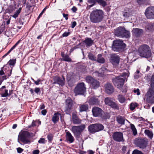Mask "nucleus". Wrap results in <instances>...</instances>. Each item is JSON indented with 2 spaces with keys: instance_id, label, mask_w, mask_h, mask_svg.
Segmentation results:
<instances>
[{
  "instance_id": "f257e3e1",
  "label": "nucleus",
  "mask_w": 154,
  "mask_h": 154,
  "mask_svg": "<svg viewBox=\"0 0 154 154\" xmlns=\"http://www.w3.org/2000/svg\"><path fill=\"white\" fill-rule=\"evenodd\" d=\"M103 12L100 10H96L91 12L89 16L90 21L94 23L100 22L103 18Z\"/></svg>"
},
{
  "instance_id": "f03ea898",
  "label": "nucleus",
  "mask_w": 154,
  "mask_h": 154,
  "mask_svg": "<svg viewBox=\"0 0 154 154\" xmlns=\"http://www.w3.org/2000/svg\"><path fill=\"white\" fill-rule=\"evenodd\" d=\"M128 76V73H124L122 75L117 76L112 79L114 84L118 88H121L123 85L126 77Z\"/></svg>"
},
{
  "instance_id": "7ed1b4c3",
  "label": "nucleus",
  "mask_w": 154,
  "mask_h": 154,
  "mask_svg": "<svg viewBox=\"0 0 154 154\" xmlns=\"http://www.w3.org/2000/svg\"><path fill=\"white\" fill-rule=\"evenodd\" d=\"M138 52L140 55L143 57H148L151 55L149 48L146 45H143L140 46L139 48Z\"/></svg>"
},
{
  "instance_id": "20e7f679",
  "label": "nucleus",
  "mask_w": 154,
  "mask_h": 154,
  "mask_svg": "<svg viewBox=\"0 0 154 154\" xmlns=\"http://www.w3.org/2000/svg\"><path fill=\"white\" fill-rule=\"evenodd\" d=\"M32 136L29 133L26 131H21L20 133L18 139V142L20 143L19 141L20 140L22 142L25 144L30 142L29 138Z\"/></svg>"
},
{
  "instance_id": "39448f33",
  "label": "nucleus",
  "mask_w": 154,
  "mask_h": 154,
  "mask_svg": "<svg viewBox=\"0 0 154 154\" xmlns=\"http://www.w3.org/2000/svg\"><path fill=\"white\" fill-rule=\"evenodd\" d=\"M115 34L118 37L128 38L130 36V33L126 30L125 28L120 27L115 30Z\"/></svg>"
},
{
  "instance_id": "423d86ee",
  "label": "nucleus",
  "mask_w": 154,
  "mask_h": 154,
  "mask_svg": "<svg viewBox=\"0 0 154 154\" xmlns=\"http://www.w3.org/2000/svg\"><path fill=\"white\" fill-rule=\"evenodd\" d=\"M85 125L82 124L79 126H72V128L71 131L76 137L79 138L80 137L82 132L85 129Z\"/></svg>"
},
{
  "instance_id": "0eeeda50",
  "label": "nucleus",
  "mask_w": 154,
  "mask_h": 154,
  "mask_svg": "<svg viewBox=\"0 0 154 154\" xmlns=\"http://www.w3.org/2000/svg\"><path fill=\"white\" fill-rule=\"evenodd\" d=\"M86 90L84 83L81 82L77 84L75 87L74 92L75 95H83Z\"/></svg>"
},
{
  "instance_id": "6e6552de",
  "label": "nucleus",
  "mask_w": 154,
  "mask_h": 154,
  "mask_svg": "<svg viewBox=\"0 0 154 154\" xmlns=\"http://www.w3.org/2000/svg\"><path fill=\"white\" fill-rule=\"evenodd\" d=\"M125 44L121 40H116L113 41L112 49L114 51H118L119 49L125 46Z\"/></svg>"
},
{
  "instance_id": "1a4fd4ad",
  "label": "nucleus",
  "mask_w": 154,
  "mask_h": 154,
  "mask_svg": "<svg viewBox=\"0 0 154 154\" xmlns=\"http://www.w3.org/2000/svg\"><path fill=\"white\" fill-rule=\"evenodd\" d=\"M147 142V140L144 139L138 138L134 140V143L137 146L142 149L146 147Z\"/></svg>"
},
{
  "instance_id": "9d476101",
  "label": "nucleus",
  "mask_w": 154,
  "mask_h": 154,
  "mask_svg": "<svg viewBox=\"0 0 154 154\" xmlns=\"http://www.w3.org/2000/svg\"><path fill=\"white\" fill-rule=\"evenodd\" d=\"M145 15L146 17L149 19H154V7L148 8L146 10Z\"/></svg>"
},
{
  "instance_id": "9b49d317",
  "label": "nucleus",
  "mask_w": 154,
  "mask_h": 154,
  "mask_svg": "<svg viewBox=\"0 0 154 154\" xmlns=\"http://www.w3.org/2000/svg\"><path fill=\"white\" fill-rule=\"evenodd\" d=\"M105 104L111 106L114 109H119V106L117 105L109 97L105 98Z\"/></svg>"
},
{
  "instance_id": "f8f14e48",
  "label": "nucleus",
  "mask_w": 154,
  "mask_h": 154,
  "mask_svg": "<svg viewBox=\"0 0 154 154\" xmlns=\"http://www.w3.org/2000/svg\"><path fill=\"white\" fill-rule=\"evenodd\" d=\"M113 139L117 142H121L124 140L123 134L120 132L116 131L114 132L112 135Z\"/></svg>"
},
{
  "instance_id": "ddd939ff",
  "label": "nucleus",
  "mask_w": 154,
  "mask_h": 154,
  "mask_svg": "<svg viewBox=\"0 0 154 154\" xmlns=\"http://www.w3.org/2000/svg\"><path fill=\"white\" fill-rule=\"evenodd\" d=\"M92 112L94 116L100 117L102 116L103 111L101 108L95 106L93 108Z\"/></svg>"
},
{
  "instance_id": "4468645a",
  "label": "nucleus",
  "mask_w": 154,
  "mask_h": 154,
  "mask_svg": "<svg viewBox=\"0 0 154 154\" xmlns=\"http://www.w3.org/2000/svg\"><path fill=\"white\" fill-rule=\"evenodd\" d=\"M73 101L70 98H68L66 101V111L69 112L71 109L73 105Z\"/></svg>"
},
{
  "instance_id": "2eb2a0df",
  "label": "nucleus",
  "mask_w": 154,
  "mask_h": 154,
  "mask_svg": "<svg viewBox=\"0 0 154 154\" xmlns=\"http://www.w3.org/2000/svg\"><path fill=\"white\" fill-rule=\"evenodd\" d=\"M111 61L115 66H118L119 62V57L116 55H113L111 58Z\"/></svg>"
},
{
  "instance_id": "dca6fc26",
  "label": "nucleus",
  "mask_w": 154,
  "mask_h": 154,
  "mask_svg": "<svg viewBox=\"0 0 154 154\" xmlns=\"http://www.w3.org/2000/svg\"><path fill=\"white\" fill-rule=\"evenodd\" d=\"M105 92L109 94H110L114 91V88L111 84L109 83L106 84L105 85Z\"/></svg>"
},
{
  "instance_id": "f3484780",
  "label": "nucleus",
  "mask_w": 154,
  "mask_h": 154,
  "mask_svg": "<svg viewBox=\"0 0 154 154\" xmlns=\"http://www.w3.org/2000/svg\"><path fill=\"white\" fill-rule=\"evenodd\" d=\"M72 121L73 123L74 124H80L82 122V120L79 118L75 113H72Z\"/></svg>"
},
{
  "instance_id": "a211bd4d",
  "label": "nucleus",
  "mask_w": 154,
  "mask_h": 154,
  "mask_svg": "<svg viewBox=\"0 0 154 154\" xmlns=\"http://www.w3.org/2000/svg\"><path fill=\"white\" fill-rule=\"evenodd\" d=\"M108 70L105 67H102L98 72L94 73L95 75L97 76H102L105 73L107 72Z\"/></svg>"
},
{
  "instance_id": "6ab92c4d",
  "label": "nucleus",
  "mask_w": 154,
  "mask_h": 154,
  "mask_svg": "<svg viewBox=\"0 0 154 154\" xmlns=\"http://www.w3.org/2000/svg\"><path fill=\"white\" fill-rule=\"evenodd\" d=\"M143 32V31L142 29L138 28L133 29L132 31V35L136 36L140 35Z\"/></svg>"
},
{
  "instance_id": "aec40b11",
  "label": "nucleus",
  "mask_w": 154,
  "mask_h": 154,
  "mask_svg": "<svg viewBox=\"0 0 154 154\" xmlns=\"http://www.w3.org/2000/svg\"><path fill=\"white\" fill-rule=\"evenodd\" d=\"M66 140L70 143H73L74 141V137L69 131L67 132L66 134Z\"/></svg>"
},
{
  "instance_id": "412c9836",
  "label": "nucleus",
  "mask_w": 154,
  "mask_h": 154,
  "mask_svg": "<svg viewBox=\"0 0 154 154\" xmlns=\"http://www.w3.org/2000/svg\"><path fill=\"white\" fill-rule=\"evenodd\" d=\"M61 116V114L58 112L55 113L53 116L52 120L54 123L55 124L58 121L59 117Z\"/></svg>"
},
{
  "instance_id": "4be33fe9",
  "label": "nucleus",
  "mask_w": 154,
  "mask_h": 154,
  "mask_svg": "<svg viewBox=\"0 0 154 154\" xmlns=\"http://www.w3.org/2000/svg\"><path fill=\"white\" fill-rule=\"evenodd\" d=\"M0 92L2 93V96H7L12 95L13 91V90L10 91L9 93H8V90L7 89H5Z\"/></svg>"
},
{
  "instance_id": "5701e85b",
  "label": "nucleus",
  "mask_w": 154,
  "mask_h": 154,
  "mask_svg": "<svg viewBox=\"0 0 154 154\" xmlns=\"http://www.w3.org/2000/svg\"><path fill=\"white\" fill-rule=\"evenodd\" d=\"M89 103L91 105H97L99 104V101L96 98L92 97L89 100Z\"/></svg>"
},
{
  "instance_id": "b1692460",
  "label": "nucleus",
  "mask_w": 154,
  "mask_h": 154,
  "mask_svg": "<svg viewBox=\"0 0 154 154\" xmlns=\"http://www.w3.org/2000/svg\"><path fill=\"white\" fill-rule=\"evenodd\" d=\"M95 124L89 125L88 127V131L91 133H95L97 132Z\"/></svg>"
},
{
  "instance_id": "393cba45",
  "label": "nucleus",
  "mask_w": 154,
  "mask_h": 154,
  "mask_svg": "<svg viewBox=\"0 0 154 154\" xmlns=\"http://www.w3.org/2000/svg\"><path fill=\"white\" fill-rule=\"evenodd\" d=\"M88 105L86 104H82L80 105L79 107V111L80 112L86 111L88 109Z\"/></svg>"
},
{
  "instance_id": "a878e982",
  "label": "nucleus",
  "mask_w": 154,
  "mask_h": 154,
  "mask_svg": "<svg viewBox=\"0 0 154 154\" xmlns=\"http://www.w3.org/2000/svg\"><path fill=\"white\" fill-rule=\"evenodd\" d=\"M54 80L55 81V82H57L58 84L62 86L64 85V83L63 80L60 79L57 76L54 77Z\"/></svg>"
},
{
  "instance_id": "bb28decb",
  "label": "nucleus",
  "mask_w": 154,
  "mask_h": 154,
  "mask_svg": "<svg viewBox=\"0 0 154 154\" xmlns=\"http://www.w3.org/2000/svg\"><path fill=\"white\" fill-rule=\"evenodd\" d=\"M144 133L150 139H152L153 134L152 131L146 129L144 131Z\"/></svg>"
},
{
  "instance_id": "cd10ccee",
  "label": "nucleus",
  "mask_w": 154,
  "mask_h": 154,
  "mask_svg": "<svg viewBox=\"0 0 154 154\" xmlns=\"http://www.w3.org/2000/svg\"><path fill=\"white\" fill-rule=\"evenodd\" d=\"M116 120L119 123L122 125L125 124V119L123 117L119 116L117 117Z\"/></svg>"
},
{
  "instance_id": "c85d7f7f",
  "label": "nucleus",
  "mask_w": 154,
  "mask_h": 154,
  "mask_svg": "<svg viewBox=\"0 0 154 154\" xmlns=\"http://www.w3.org/2000/svg\"><path fill=\"white\" fill-rule=\"evenodd\" d=\"M99 82L96 79L91 84V86L93 87L94 89H96L98 88L99 86Z\"/></svg>"
},
{
  "instance_id": "c756f323",
  "label": "nucleus",
  "mask_w": 154,
  "mask_h": 154,
  "mask_svg": "<svg viewBox=\"0 0 154 154\" xmlns=\"http://www.w3.org/2000/svg\"><path fill=\"white\" fill-rule=\"evenodd\" d=\"M97 132L102 131L104 129L103 126L101 124H95Z\"/></svg>"
},
{
  "instance_id": "7c9ffc66",
  "label": "nucleus",
  "mask_w": 154,
  "mask_h": 154,
  "mask_svg": "<svg viewBox=\"0 0 154 154\" xmlns=\"http://www.w3.org/2000/svg\"><path fill=\"white\" fill-rule=\"evenodd\" d=\"M93 41L91 38H87L84 41L85 43L87 46H91L93 43Z\"/></svg>"
},
{
  "instance_id": "2f4dec72",
  "label": "nucleus",
  "mask_w": 154,
  "mask_h": 154,
  "mask_svg": "<svg viewBox=\"0 0 154 154\" xmlns=\"http://www.w3.org/2000/svg\"><path fill=\"white\" fill-rule=\"evenodd\" d=\"M95 79L92 77L90 76H87L86 78V80L87 82L90 85Z\"/></svg>"
},
{
  "instance_id": "473e14b6",
  "label": "nucleus",
  "mask_w": 154,
  "mask_h": 154,
  "mask_svg": "<svg viewBox=\"0 0 154 154\" xmlns=\"http://www.w3.org/2000/svg\"><path fill=\"white\" fill-rule=\"evenodd\" d=\"M131 128L133 131V134L134 136L137 134V130L134 126V125L132 124H131L130 125Z\"/></svg>"
},
{
  "instance_id": "72a5a7b5",
  "label": "nucleus",
  "mask_w": 154,
  "mask_h": 154,
  "mask_svg": "<svg viewBox=\"0 0 154 154\" xmlns=\"http://www.w3.org/2000/svg\"><path fill=\"white\" fill-rule=\"evenodd\" d=\"M97 61L100 63H103L105 62L104 59L102 57V55L100 54L98 55Z\"/></svg>"
},
{
  "instance_id": "f704fd0d",
  "label": "nucleus",
  "mask_w": 154,
  "mask_h": 154,
  "mask_svg": "<svg viewBox=\"0 0 154 154\" xmlns=\"http://www.w3.org/2000/svg\"><path fill=\"white\" fill-rule=\"evenodd\" d=\"M22 8H19V9L14 13V14L12 16V17L16 19L17 18L19 14L20 13Z\"/></svg>"
},
{
  "instance_id": "c9c22d12",
  "label": "nucleus",
  "mask_w": 154,
  "mask_h": 154,
  "mask_svg": "<svg viewBox=\"0 0 154 154\" xmlns=\"http://www.w3.org/2000/svg\"><path fill=\"white\" fill-rule=\"evenodd\" d=\"M137 104L136 103H131L130 109L131 110H133L137 106Z\"/></svg>"
},
{
  "instance_id": "e433bc0d",
  "label": "nucleus",
  "mask_w": 154,
  "mask_h": 154,
  "mask_svg": "<svg viewBox=\"0 0 154 154\" xmlns=\"http://www.w3.org/2000/svg\"><path fill=\"white\" fill-rule=\"evenodd\" d=\"M97 2L103 7L106 6L107 4L106 2L103 0H97Z\"/></svg>"
},
{
  "instance_id": "4c0bfd02",
  "label": "nucleus",
  "mask_w": 154,
  "mask_h": 154,
  "mask_svg": "<svg viewBox=\"0 0 154 154\" xmlns=\"http://www.w3.org/2000/svg\"><path fill=\"white\" fill-rule=\"evenodd\" d=\"M154 94V91L153 90L151 89L150 88L149 91H148L147 93V95L148 96H151Z\"/></svg>"
},
{
  "instance_id": "58836bf2",
  "label": "nucleus",
  "mask_w": 154,
  "mask_h": 154,
  "mask_svg": "<svg viewBox=\"0 0 154 154\" xmlns=\"http://www.w3.org/2000/svg\"><path fill=\"white\" fill-rule=\"evenodd\" d=\"M147 28L150 30H152L154 29V23L149 24L147 26Z\"/></svg>"
},
{
  "instance_id": "ea45409f",
  "label": "nucleus",
  "mask_w": 154,
  "mask_h": 154,
  "mask_svg": "<svg viewBox=\"0 0 154 154\" xmlns=\"http://www.w3.org/2000/svg\"><path fill=\"white\" fill-rule=\"evenodd\" d=\"M63 60L67 62H69L71 61V59L68 56H63Z\"/></svg>"
},
{
  "instance_id": "a19ab883",
  "label": "nucleus",
  "mask_w": 154,
  "mask_h": 154,
  "mask_svg": "<svg viewBox=\"0 0 154 154\" xmlns=\"http://www.w3.org/2000/svg\"><path fill=\"white\" fill-rule=\"evenodd\" d=\"M88 57L89 59L95 61L96 60V57H95L94 55L90 53L88 55Z\"/></svg>"
},
{
  "instance_id": "79ce46f5",
  "label": "nucleus",
  "mask_w": 154,
  "mask_h": 154,
  "mask_svg": "<svg viewBox=\"0 0 154 154\" xmlns=\"http://www.w3.org/2000/svg\"><path fill=\"white\" fill-rule=\"evenodd\" d=\"M153 97H148L147 98V102L150 103H154V99L152 98Z\"/></svg>"
},
{
  "instance_id": "37998d69",
  "label": "nucleus",
  "mask_w": 154,
  "mask_h": 154,
  "mask_svg": "<svg viewBox=\"0 0 154 154\" xmlns=\"http://www.w3.org/2000/svg\"><path fill=\"white\" fill-rule=\"evenodd\" d=\"M16 62L15 60H11L9 61L8 63L11 66H14Z\"/></svg>"
},
{
  "instance_id": "c03bdc74",
  "label": "nucleus",
  "mask_w": 154,
  "mask_h": 154,
  "mask_svg": "<svg viewBox=\"0 0 154 154\" xmlns=\"http://www.w3.org/2000/svg\"><path fill=\"white\" fill-rule=\"evenodd\" d=\"M53 136L52 134H49L47 136V138L48 140L49 141H51L52 140Z\"/></svg>"
},
{
  "instance_id": "a18cd8bd",
  "label": "nucleus",
  "mask_w": 154,
  "mask_h": 154,
  "mask_svg": "<svg viewBox=\"0 0 154 154\" xmlns=\"http://www.w3.org/2000/svg\"><path fill=\"white\" fill-rule=\"evenodd\" d=\"M118 99L119 101L121 103L124 102L125 100L124 97H119Z\"/></svg>"
},
{
  "instance_id": "49530a36",
  "label": "nucleus",
  "mask_w": 154,
  "mask_h": 154,
  "mask_svg": "<svg viewBox=\"0 0 154 154\" xmlns=\"http://www.w3.org/2000/svg\"><path fill=\"white\" fill-rule=\"evenodd\" d=\"M132 154H143L141 151L137 150H135L133 152Z\"/></svg>"
},
{
  "instance_id": "de8ad7c7",
  "label": "nucleus",
  "mask_w": 154,
  "mask_h": 154,
  "mask_svg": "<svg viewBox=\"0 0 154 154\" xmlns=\"http://www.w3.org/2000/svg\"><path fill=\"white\" fill-rule=\"evenodd\" d=\"M88 2L92 4L93 5H94L97 2V0H88Z\"/></svg>"
},
{
  "instance_id": "09e8293b",
  "label": "nucleus",
  "mask_w": 154,
  "mask_h": 154,
  "mask_svg": "<svg viewBox=\"0 0 154 154\" xmlns=\"http://www.w3.org/2000/svg\"><path fill=\"white\" fill-rule=\"evenodd\" d=\"M46 141L44 138H41L38 141V143H45Z\"/></svg>"
},
{
  "instance_id": "8fccbe9b",
  "label": "nucleus",
  "mask_w": 154,
  "mask_h": 154,
  "mask_svg": "<svg viewBox=\"0 0 154 154\" xmlns=\"http://www.w3.org/2000/svg\"><path fill=\"white\" fill-rule=\"evenodd\" d=\"M32 80L37 85H38L39 84V82L41 81V80L40 79H38L37 81H35L34 79H32Z\"/></svg>"
},
{
  "instance_id": "3c124183",
  "label": "nucleus",
  "mask_w": 154,
  "mask_h": 154,
  "mask_svg": "<svg viewBox=\"0 0 154 154\" xmlns=\"http://www.w3.org/2000/svg\"><path fill=\"white\" fill-rule=\"evenodd\" d=\"M134 93H136L137 95H140V93L139 91V89H137L136 90H134Z\"/></svg>"
},
{
  "instance_id": "603ef678",
  "label": "nucleus",
  "mask_w": 154,
  "mask_h": 154,
  "mask_svg": "<svg viewBox=\"0 0 154 154\" xmlns=\"http://www.w3.org/2000/svg\"><path fill=\"white\" fill-rule=\"evenodd\" d=\"M34 91L36 93L38 94L40 92V89L39 88H35Z\"/></svg>"
},
{
  "instance_id": "864d4df0",
  "label": "nucleus",
  "mask_w": 154,
  "mask_h": 154,
  "mask_svg": "<svg viewBox=\"0 0 154 154\" xmlns=\"http://www.w3.org/2000/svg\"><path fill=\"white\" fill-rule=\"evenodd\" d=\"M17 152L19 153H21L23 151V149L20 147L17 148Z\"/></svg>"
},
{
  "instance_id": "5fc2aeb1",
  "label": "nucleus",
  "mask_w": 154,
  "mask_h": 154,
  "mask_svg": "<svg viewBox=\"0 0 154 154\" xmlns=\"http://www.w3.org/2000/svg\"><path fill=\"white\" fill-rule=\"evenodd\" d=\"M69 34H70L69 32H65L62 35H63V37H67L68 36Z\"/></svg>"
},
{
  "instance_id": "6e6d98bb",
  "label": "nucleus",
  "mask_w": 154,
  "mask_h": 154,
  "mask_svg": "<svg viewBox=\"0 0 154 154\" xmlns=\"http://www.w3.org/2000/svg\"><path fill=\"white\" fill-rule=\"evenodd\" d=\"M16 46L15 45H14L8 51V52L7 54L9 53L12 50H13L15 48Z\"/></svg>"
},
{
  "instance_id": "4d7b16f0",
  "label": "nucleus",
  "mask_w": 154,
  "mask_h": 154,
  "mask_svg": "<svg viewBox=\"0 0 154 154\" xmlns=\"http://www.w3.org/2000/svg\"><path fill=\"white\" fill-rule=\"evenodd\" d=\"M129 13L125 12L124 13L123 15L125 17H127L129 16Z\"/></svg>"
},
{
  "instance_id": "13d9d810",
  "label": "nucleus",
  "mask_w": 154,
  "mask_h": 154,
  "mask_svg": "<svg viewBox=\"0 0 154 154\" xmlns=\"http://www.w3.org/2000/svg\"><path fill=\"white\" fill-rule=\"evenodd\" d=\"M39 153V151L38 149H36L33 151V154H38Z\"/></svg>"
},
{
  "instance_id": "bf43d9fd",
  "label": "nucleus",
  "mask_w": 154,
  "mask_h": 154,
  "mask_svg": "<svg viewBox=\"0 0 154 154\" xmlns=\"http://www.w3.org/2000/svg\"><path fill=\"white\" fill-rule=\"evenodd\" d=\"M47 110L46 109H44L42 111L41 113L43 115H45L47 113Z\"/></svg>"
},
{
  "instance_id": "052dcab7",
  "label": "nucleus",
  "mask_w": 154,
  "mask_h": 154,
  "mask_svg": "<svg viewBox=\"0 0 154 154\" xmlns=\"http://www.w3.org/2000/svg\"><path fill=\"white\" fill-rule=\"evenodd\" d=\"M76 25V23L75 21L72 22L71 27L72 28H74Z\"/></svg>"
},
{
  "instance_id": "680f3d73",
  "label": "nucleus",
  "mask_w": 154,
  "mask_h": 154,
  "mask_svg": "<svg viewBox=\"0 0 154 154\" xmlns=\"http://www.w3.org/2000/svg\"><path fill=\"white\" fill-rule=\"evenodd\" d=\"M151 85H153L154 84V75L152 76L151 78Z\"/></svg>"
},
{
  "instance_id": "e2e57ef3",
  "label": "nucleus",
  "mask_w": 154,
  "mask_h": 154,
  "mask_svg": "<svg viewBox=\"0 0 154 154\" xmlns=\"http://www.w3.org/2000/svg\"><path fill=\"white\" fill-rule=\"evenodd\" d=\"M72 10L73 12H75L77 10V8L75 7H73Z\"/></svg>"
},
{
  "instance_id": "0e129e2a",
  "label": "nucleus",
  "mask_w": 154,
  "mask_h": 154,
  "mask_svg": "<svg viewBox=\"0 0 154 154\" xmlns=\"http://www.w3.org/2000/svg\"><path fill=\"white\" fill-rule=\"evenodd\" d=\"M88 152L89 154H94V152L93 151L91 150H88Z\"/></svg>"
},
{
  "instance_id": "69168bd1",
  "label": "nucleus",
  "mask_w": 154,
  "mask_h": 154,
  "mask_svg": "<svg viewBox=\"0 0 154 154\" xmlns=\"http://www.w3.org/2000/svg\"><path fill=\"white\" fill-rule=\"evenodd\" d=\"M63 17L65 18V19L66 20H67L68 19V17H67V16H68L67 14H63Z\"/></svg>"
},
{
  "instance_id": "338daca9",
  "label": "nucleus",
  "mask_w": 154,
  "mask_h": 154,
  "mask_svg": "<svg viewBox=\"0 0 154 154\" xmlns=\"http://www.w3.org/2000/svg\"><path fill=\"white\" fill-rule=\"evenodd\" d=\"M45 107V106L44 104H42V105H41L40 106V109H44Z\"/></svg>"
},
{
  "instance_id": "774afa93",
  "label": "nucleus",
  "mask_w": 154,
  "mask_h": 154,
  "mask_svg": "<svg viewBox=\"0 0 154 154\" xmlns=\"http://www.w3.org/2000/svg\"><path fill=\"white\" fill-rule=\"evenodd\" d=\"M5 86H3L2 88L0 89V91H3L5 89H5Z\"/></svg>"
}]
</instances>
